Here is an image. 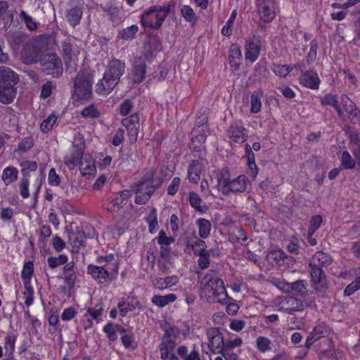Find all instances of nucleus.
Listing matches in <instances>:
<instances>
[{
  "label": "nucleus",
  "mask_w": 360,
  "mask_h": 360,
  "mask_svg": "<svg viewBox=\"0 0 360 360\" xmlns=\"http://www.w3.org/2000/svg\"><path fill=\"white\" fill-rule=\"evenodd\" d=\"M125 63L119 59L111 60L103 74V79L96 85V92L98 94L105 95L110 93L118 84L120 77L125 72Z\"/></svg>",
  "instance_id": "obj_1"
},
{
  "label": "nucleus",
  "mask_w": 360,
  "mask_h": 360,
  "mask_svg": "<svg viewBox=\"0 0 360 360\" xmlns=\"http://www.w3.org/2000/svg\"><path fill=\"white\" fill-rule=\"evenodd\" d=\"M331 262L330 255L322 252H318L312 257L309 263L310 274L316 290L322 292L328 288L323 267L328 266Z\"/></svg>",
  "instance_id": "obj_2"
},
{
  "label": "nucleus",
  "mask_w": 360,
  "mask_h": 360,
  "mask_svg": "<svg viewBox=\"0 0 360 360\" xmlns=\"http://www.w3.org/2000/svg\"><path fill=\"white\" fill-rule=\"evenodd\" d=\"M201 285V295L207 297V302H217L223 305L227 303L228 294L222 279L207 275L202 279Z\"/></svg>",
  "instance_id": "obj_3"
},
{
  "label": "nucleus",
  "mask_w": 360,
  "mask_h": 360,
  "mask_svg": "<svg viewBox=\"0 0 360 360\" xmlns=\"http://www.w3.org/2000/svg\"><path fill=\"white\" fill-rule=\"evenodd\" d=\"M18 75L8 67L0 66V103H11L15 98Z\"/></svg>",
  "instance_id": "obj_4"
},
{
  "label": "nucleus",
  "mask_w": 360,
  "mask_h": 360,
  "mask_svg": "<svg viewBox=\"0 0 360 360\" xmlns=\"http://www.w3.org/2000/svg\"><path fill=\"white\" fill-rule=\"evenodd\" d=\"M158 188L154 184V173L147 172L141 179L131 186V191L136 195L135 202L138 205H145Z\"/></svg>",
  "instance_id": "obj_5"
},
{
  "label": "nucleus",
  "mask_w": 360,
  "mask_h": 360,
  "mask_svg": "<svg viewBox=\"0 0 360 360\" xmlns=\"http://www.w3.org/2000/svg\"><path fill=\"white\" fill-rule=\"evenodd\" d=\"M170 5H155L146 9L141 15V22L145 27L159 30L170 12Z\"/></svg>",
  "instance_id": "obj_6"
},
{
  "label": "nucleus",
  "mask_w": 360,
  "mask_h": 360,
  "mask_svg": "<svg viewBox=\"0 0 360 360\" xmlns=\"http://www.w3.org/2000/svg\"><path fill=\"white\" fill-rule=\"evenodd\" d=\"M218 186L224 195L230 193H243L247 188L248 183L245 175H240L236 179H231L228 172H221L217 178Z\"/></svg>",
  "instance_id": "obj_7"
},
{
  "label": "nucleus",
  "mask_w": 360,
  "mask_h": 360,
  "mask_svg": "<svg viewBox=\"0 0 360 360\" xmlns=\"http://www.w3.org/2000/svg\"><path fill=\"white\" fill-rule=\"evenodd\" d=\"M94 77L86 70L79 71L74 81L72 97L77 100H89L92 96Z\"/></svg>",
  "instance_id": "obj_8"
},
{
  "label": "nucleus",
  "mask_w": 360,
  "mask_h": 360,
  "mask_svg": "<svg viewBox=\"0 0 360 360\" xmlns=\"http://www.w3.org/2000/svg\"><path fill=\"white\" fill-rule=\"evenodd\" d=\"M176 335L173 327L165 329L162 342L159 345L160 357L163 360H176V356L172 353L176 346Z\"/></svg>",
  "instance_id": "obj_9"
},
{
  "label": "nucleus",
  "mask_w": 360,
  "mask_h": 360,
  "mask_svg": "<svg viewBox=\"0 0 360 360\" xmlns=\"http://www.w3.org/2000/svg\"><path fill=\"white\" fill-rule=\"evenodd\" d=\"M41 42L39 40L27 41L23 45L21 58L25 64L30 65L39 62L44 56Z\"/></svg>",
  "instance_id": "obj_10"
},
{
  "label": "nucleus",
  "mask_w": 360,
  "mask_h": 360,
  "mask_svg": "<svg viewBox=\"0 0 360 360\" xmlns=\"http://www.w3.org/2000/svg\"><path fill=\"white\" fill-rule=\"evenodd\" d=\"M87 273L98 283L103 284L111 282L117 278V267L116 264L112 268L106 267L103 264L100 266L89 264L87 266Z\"/></svg>",
  "instance_id": "obj_11"
},
{
  "label": "nucleus",
  "mask_w": 360,
  "mask_h": 360,
  "mask_svg": "<svg viewBox=\"0 0 360 360\" xmlns=\"http://www.w3.org/2000/svg\"><path fill=\"white\" fill-rule=\"evenodd\" d=\"M42 71L52 75L53 77H59L63 74V65L60 58L55 53L44 55L39 61Z\"/></svg>",
  "instance_id": "obj_12"
},
{
  "label": "nucleus",
  "mask_w": 360,
  "mask_h": 360,
  "mask_svg": "<svg viewBox=\"0 0 360 360\" xmlns=\"http://www.w3.org/2000/svg\"><path fill=\"white\" fill-rule=\"evenodd\" d=\"M101 8L105 15L107 16L108 19L110 20L113 25H117L120 24L125 18V15L122 13L121 7L111 1L101 4Z\"/></svg>",
  "instance_id": "obj_13"
},
{
  "label": "nucleus",
  "mask_w": 360,
  "mask_h": 360,
  "mask_svg": "<svg viewBox=\"0 0 360 360\" xmlns=\"http://www.w3.org/2000/svg\"><path fill=\"white\" fill-rule=\"evenodd\" d=\"M227 134L233 142L238 143L245 142L248 138V131L240 120H236L231 123L227 129Z\"/></svg>",
  "instance_id": "obj_14"
},
{
  "label": "nucleus",
  "mask_w": 360,
  "mask_h": 360,
  "mask_svg": "<svg viewBox=\"0 0 360 360\" xmlns=\"http://www.w3.org/2000/svg\"><path fill=\"white\" fill-rule=\"evenodd\" d=\"M257 11L264 22H270L276 16L274 0H256Z\"/></svg>",
  "instance_id": "obj_15"
},
{
  "label": "nucleus",
  "mask_w": 360,
  "mask_h": 360,
  "mask_svg": "<svg viewBox=\"0 0 360 360\" xmlns=\"http://www.w3.org/2000/svg\"><path fill=\"white\" fill-rule=\"evenodd\" d=\"M209 347L214 354H219L223 349L225 342L222 333L218 328H211L207 331Z\"/></svg>",
  "instance_id": "obj_16"
},
{
  "label": "nucleus",
  "mask_w": 360,
  "mask_h": 360,
  "mask_svg": "<svg viewBox=\"0 0 360 360\" xmlns=\"http://www.w3.org/2000/svg\"><path fill=\"white\" fill-rule=\"evenodd\" d=\"M280 304L279 310L288 314L295 311H302L305 307L304 302L301 300L292 296L285 297Z\"/></svg>",
  "instance_id": "obj_17"
},
{
  "label": "nucleus",
  "mask_w": 360,
  "mask_h": 360,
  "mask_svg": "<svg viewBox=\"0 0 360 360\" xmlns=\"http://www.w3.org/2000/svg\"><path fill=\"white\" fill-rule=\"evenodd\" d=\"M330 332V328L326 323L323 322L318 323L308 335L305 342V347L308 349L316 340L328 337Z\"/></svg>",
  "instance_id": "obj_18"
},
{
  "label": "nucleus",
  "mask_w": 360,
  "mask_h": 360,
  "mask_svg": "<svg viewBox=\"0 0 360 360\" xmlns=\"http://www.w3.org/2000/svg\"><path fill=\"white\" fill-rule=\"evenodd\" d=\"M260 39L259 37L254 36L246 40L245 46V58L246 60L253 63L257 60L260 54Z\"/></svg>",
  "instance_id": "obj_19"
},
{
  "label": "nucleus",
  "mask_w": 360,
  "mask_h": 360,
  "mask_svg": "<svg viewBox=\"0 0 360 360\" xmlns=\"http://www.w3.org/2000/svg\"><path fill=\"white\" fill-rule=\"evenodd\" d=\"M146 64L141 57L135 58L130 73V79L133 84H139L145 78Z\"/></svg>",
  "instance_id": "obj_20"
},
{
  "label": "nucleus",
  "mask_w": 360,
  "mask_h": 360,
  "mask_svg": "<svg viewBox=\"0 0 360 360\" xmlns=\"http://www.w3.org/2000/svg\"><path fill=\"white\" fill-rule=\"evenodd\" d=\"M301 85L311 89H318L320 85V79L318 74L314 71H305L299 77Z\"/></svg>",
  "instance_id": "obj_21"
},
{
  "label": "nucleus",
  "mask_w": 360,
  "mask_h": 360,
  "mask_svg": "<svg viewBox=\"0 0 360 360\" xmlns=\"http://www.w3.org/2000/svg\"><path fill=\"white\" fill-rule=\"evenodd\" d=\"M68 239L72 246V252H78L81 248L85 246L86 236L82 230H77L75 232L69 231Z\"/></svg>",
  "instance_id": "obj_22"
},
{
  "label": "nucleus",
  "mask_w": 360,
  "mask_h": 360,
  "mask_svg": "<svg viewBox=\"0 0 360 360\" xmlns=\"http://www.w3.org/2000/svg\"><path fill=\"white\" fill-rule=\"evenodd\" d=\"M150 281L153 286L158 290H163L174 286L179 282V278L176 276H167L165 278H160L151 276Z\"/></svg>",
  "instance_id": "obj_23"
},
{
  "label": "nucleus",
  "mask_w": 360,
  "mask_h": 360,
  "mask_svg": "<svg viewBox=\"0 0 360 360\" xmlns=\"http://www.w3.org/2000/svg\"><path fill=\"white\" fill-rule=\"evenodd\" d=\"M202 172V164L198 160H192L188 169V177L191 182L197 184Z\"/></svg>",
  "instance_id": "obj_24"
},
{
  "label": "nucleus",
  "mask_w": 360,
  "mask_h": 360,
  "mask_svg": "<svg viewBox=\"0 0 360 360\" xmlns=\"http://www.w3.org/2000/svg\"><path fill=\"white\" fill-rule=\"evenodd\" d=\"M8 4L5 1H0V20L4 22V27L7 29L13 22V13L8 11Z\"/></svg>",
  "instance_id": "obj_25"
},
{
  "label": "nucleus",
  "mask_w": 360,
  "mask_h": 360,
  "mask_svg": "<svg viewBox=\"0 0 360 360\" xmlns=\"http://www.w3.org/2000/svg\"><path fill=\"white\" fill-rule=\"evenodd\" d=\"M82 16V8L79 6H75L68 11L66 19L72 27H75L79 23Z\"/></svg>",
  "instance_id": "obj_26"
},
{
  "label": "nucleus",
  "mask_w": 360,
  "mask_h": 360,
  "mask_svg": "<svg viewBox=\"0 0 360 360\" xmlns=\"http://www.w3.org/2000/svg\"><path fill=\"white\" fill-rule=\"evenodd\" d=\"M18 170L13 166L6 167L1 176V179L6 185L11 184L18 179Z\"/></svg>",
  "instance_id": "obj_27"
},
{
  "label": "nucleus",
  "mask_w": 360,
  "mask_h": 360,
  "mask_svg": "<svg viewBox=\"0 0 360 360\" xmlns=\"http://www.w3.org/2000/svg\"><path fill=\"white\" fill-rule=\"evenodd\" d=\"M176 298V295L173 293L167 295H154L151 302L159 307H163L169 303L174 302Z\"/></svg>",
  "instance_id": "obj_28"
},
{
  "label": "nucleus",
  "mask_w": 360,
  "mask_h": 360,
  "mask_svg": "<svg viewBox=\"0 0 360 360\" xmlns=\"http://www.w3.org/2000/svg\"><path fill=\"white\" fill-rule=\"evenodd\" d=\"M196 224L198 226L199 236L200 238H207L210 233L212 228L210 221L206 219L200 218L197 220Z\"/></svg>",
  "instance_id": "obj_29"
},
{
  "label": "nucleus",
  "mask_w": 360,
  "mask_h": 360,
  "mask_svg": "<svg viewBox=\"0 0 360 360\" xmlns=\"http://www.w3.org/2000/svg\"><path fill=\"white\" fill-rule=\"evenodd\" d=\"M138 32V26L133 25L120 31L118 33V37L125 41L132 40L136 37Z\"/></svg>",
  "instance_id": "obj_30"
},
{
  "label": "nucleus",
  "mask_w": 360,
  "mask_h": 360,
  "mask_svg": "<svg viewBox=\"0 0 360 360\" xmlns=\"http://www.w3.org/2000/svg\"><path fill=\"white\" fill-rule=\"evenodd\" d=\"M206 140V135L200 133L191 137L190 148L195 151H201L205 148L204 143Z\"/></svg>",
  "instance_id": "obj_31"
},
{
  "label": "nucleus",
  "mask_w": 360,
  "mask_h": 360,
  "mask_svg": "<svg viewBox=\"0 0 360 360\" xmlns=\"http://www.w3.org/2000/svg\"><path fill=\"white\" fill-rule=\"evenodd\" d=\"M188 200L191 206L195 209L196 211L202 213L207 210L206 205H200L202 200L198 193L195 192H190L188 194Z\"/></svg>",
  "instance_id": "obj_32"
},
{
  "label": "nucleus",
  "mask_w": 360,
  "mask_h": 360,
  "mask_svg": "<svg viewBox=\"0 0 360 360\" xmlns=\"http://www.w3.org/2000/svg\"><path fill=\"white\" fill-rule=\"evenodd\" d=\"M24 292L25 304L29 307L33 304L34 301V289L31 285V281H24Z\"/></svg>",
  "instance_id": "obj_33"
},
{
  "label": "nucleus",
  "mask_w": 360,
  "mask_h": 360,
  "mask_svg": "<svg viewBox=\"0 0 360 360\" xmlns=\"http://www.w3.org/2000/svg\"><path fill=\"white\" fill-rule=\"evenodd\" d=\"M61 49L64 60L66 62L72 60L74 52L70 39H67L62 41Z\"/></svg>",
  "instance_id": "obj_34"
},
{
  "label": "nucleus",
  "mask_w": 360,
  "mask_h": 360,
  "mask_svg": "<svg viewBox=\"0 0 360 360\" xmlns=\"http://www.w3.org/2000/svg\"><path fill=\"white\" fill-rule=\"evenodd\" d=\"M96 262L100 264H103V266L109 268H112L117 265V271L119 270V263L117 259H115V257L113 254H109L105 257H99L97 258Z\"/></svg>",
  "instance_id": "obj_35"
},
{
  "label": "nucleus",
  "mask_w": 360,
  "mask_h": 360,
  "mask_svg": "<svg viewBox=\"0 0 360 360\" xmlns=\"http://www.w3.org/2000/svg\"><path fill=\"white\" fill-rule=\"evenodd\" d=\"M306 281L304 280H298L291 283V292L300 296H305L307 294Z\"/></svg>",
  "instance_id": "obj_36"
},
{
  "label": "nucleus",
  "mask_w": 360,
  "mask_h": 360,
  "mask_svg": "<svg viewBox=\"0 0 360 360\" xmlns=\"http://www.w3.org/2000/svg\"><path fill=\"white\" fill-rule=\"evenodd\" d=\"M47 264L48 266L52 269H54L56 267L65 264L68 262V257L65 255H60L58 257H49L47 258Z\"/></svg>",
  "instance_id": "obj_37"
},
{
  "label": "nucleus",
  "mask_w": 360,
  "mask_h": 360,
  "mask_svg": "<svg viewBox=\"0 0 360 360\" xmlns=\"http://www.w3.org/2000/svg\"><path fill=\"white\" fill-rule=\"evenodd\" d=\"M271 342L266 337L259 336L256 340V347L261 352H266L271 349Z\"/></svg>",
  "instance_id": "obj_38"
},
{
  "label": "nucleus",
  "mask_w": 360,
  "mask_h": 360,
  "mask_svg": "<svg viewBox=\"0 0 360 360\" xmlns=\"http://www.w3.org/2000/svg\"><path fill=\"white\" fill-rule=\"evenodd\" d=\"M262 94L260 91H254L251 94V112L257 113L260 111L262 103L261 96Z\"/></svg>",
  "instance_id": "obj_39"
},
{
  "label": "nucleus",
  "mask_w": 360,
  "mask_h": 360,
  "mask_svg": "<svg viewBox=\"0 0 360 360\" xmlns=\"http://www.w3.org/2000/svg\"><path fill=\"white\" fill-rule=\"evenodd\" d=\"M181 13L187 22L195 23L197 20L193 9L189 6H184L181 9Z\"/></svg>",
  "instance_id": "obj_40"
},
{
  "label": "nucleus",
  "mask_w": 360,
  "mask_h": 360,
  "mask_svg": "<svg viewBox=\"0 0 360 360\" xmlns=\"http://www.w3.org/2000/svg\"><path fill=\"white\" fill-rule=\"evenodd\" d=\"M34 273V263L28 261L24 264L23 269L21 272V277L24 281H31V278Z\"/></svg>",
  "instance_id": "obj_41"
},
{
  "label": "nucleus",
  "mask_w": 360,
  "mask_h": 360,
  "mask_svg": "<svg viewBox=\"0 0 360 360\" xmlns=\"http://www.w3.org/2000/svg\"><path fill=\"white\" fill-rule=\"evenodd\" d=\"M22 174L23 177L29 178L30 172H34L37 168V163L35 161H25L21 163Z\"/></svg>",
  "instance_id": "obj_42"
},
{
  "label": "nucleus",
  "mask_w": 360,
  "mask_h": 360,
  "mask_svg": "<svg viewBox=\"0 0 360 360\" xmlns=\"http://www.w3.org/2000/svg\"><path fill=\"white\" fill-rule=\"evenodd\" d=\"M341 165L347 169H351L355 167V161L352 158L350 154L347 151H344L342 153L341 158Z\"/></svg>",
  "instance_id": "obj_43"
},
{
  "label": "nucleus",
  "mask_w": 360,
  "mask_h": 360,
  "mask_svg": "<svg viewBox=\"0 0 360 360\" xmlns=\"http://www.w3.org/2000/svg\"><path fill=\"white\" fill-rule=\"evenodd\" d=\"M229 57L230 59V63L231 64L232 66L236 65V64H233V62L234 60H236V59L241 60L242 59V58H243L242 53H241L240 47L237 44H234L230 46Z\"/></svg>",
  "instance_id": "obj_44"
},
{
  "label": "nucleus",
  "mask_w": 360,
  "mask_h": 360,
  "mask_svg": "<svg viewBox=\"0 0 360 360\" xmlns=\"http://www.w3.org/2000/svg\"><path fill=\"white\" fill-rule=\"evenodd\" d=\"M285 257V254L283 251L278 250L269 252L266 258L268 261H271L276 264H278L281 261H283Z\"/></svg>",
  "instance_id": "obj_45"
},
{
  "label": "nucleus",
  "mask_w": 360,
  "mask_h": 360,
  "mask_svg": "<svg viewBox=\"0 0 360 360\" xmlns=\"http://www.w3.org/2000/svg\"><path fill=\"white\" fill-rule=\"evenodd\" d=\"M117 324L112 322L108 323L103 327V331L107 335L110 341H115L117 338L116 328Z\"/></svg>",
  "instance_id": "obj_46"
},
{
  "label": "nucleus",
  "mask_w": 360,
  "mask_h": 360,
  "mask_svg": "<svg viewBox=\"0 0 360 360\" xmlns=\"http://www.w3.org/2000/svg\"><path fill=\"white\" fill-rule=\"evenodd\" d=\"M81 115L83 117L88 118H98L100 117L99 111L96 108L94 105H90L88 107L84 108L82 112Z\"/></svg>",
  "instance_id": "obj_47"
},
{
  "label": "nucleus",
  "mask_w": 360,
  "mask_h": 360,
  "mask_svg": "<svg viewBox=\"0 0 360 360\" xmlns=\"http://www.w3.org/2000/svg\"><path fill=\"white\" fill-rule=\"evenodd\" d=\"M57 120V117L51 114L47 118H46L41 124V129L43 132L46 133L51 130L53 124Z\"/></svg>",
  "instance_id": "obj_48"
},
{
  "label": "nucleus",
  "mask_w": 360,
  "mask_h": 360,
  "mask_svg": "<svg viewBox=\"0 0 360 360\" xmlns=\"http://www.w3.org/2000/svg\"><path fill=\"white\" fill-rule=\"evenodd\" d=\"M173 264L172 258L163 259L159 258L158 259V267L162 274H167L170 273L169 265Z\"/></svg>",
  "instance_id": "obj_49"
},
{
  "label": "nucleus",
  "mask_w": 360,
  "mask_h": 360,
  "mask_svg": "<svg viewBox=\"0 0 360 360\" xmlns=\"http://www.w3.org/2000/svg\"><path fill=\"white\" fill-rule=\"evenodd\" d=\"M236 13H237V12L236 10L233 11L229 19L227 20L226 25L223 27V28L221 30V34L224 36L229 37L231 35V34H232L231 27H232L233 21L236 18Z\"/></svg>",
  "instance_id": "obj_50"
},
{
  "label": "nucleus",
  "mask_w": 360,
  "mask_h": 360,
  "mask_svg": "<svg viewBox=\"0 0 360 360\" xmlns=\"http://www.w3.org/2000/svg\"><path fill=\"white\" fill-rule=\"evenodd\" d=\"M342 102L345 108V110L349 114V117L352 115L356 110L355 103L352 101L347 96H342Z\"/></svg>",
  "instance_id": "obj_51"
},
{
  "label": "nucleus",
  "mask_w": 360,
  "mask_h": 360,
  "mask_svg": "<svg viewBox=\"0 0 360 360\" xmlns=\"http://www.w3.org/2000/svg\"><path fill=\"white\" fill-rule=\"evenodd\" d=\"M272 70L276 75L285 77L292 70V68L287 65H274Z\"/></svg>",
  "instance_id": "obj_52"
},
{
  "label": "nucleus",
  "mask_w": 360,
  "mask_h": 360,
  "mask_svg": "<svg viewBox=\"0 0 360 360\" xmlns=\"http://www.w3.org/2000/svg\"><path fill=\"white\" fill-rule=\"evenodd\" d=\"M211 252H204L202 250L201 252L198 255L199 256L198 263L200 269H205L209 266Z\"/></svg>",
  "instance_id": "obj_53"
},
{
  "label": "nucleus",
  "mask_w": 360,
  "mask_h": 360,
  "mask_svg": "<svg viewBox=\"0 0 360 360\" xmlns=\"http://www.w3.org/2000/svg\"><path fill=\"white\" fill-rule=\"evenodd\" d=\"M318 41L313 39L310 42V50L307 56V63H314L316 58Z\"/></svg>",
  "instance_id": "obj_54"
},
{
  "label": "nucleus",
  "mask_w": 360,
  "mask_h": 360,
  "mask_svg": "<svg viewBox=\"0 0 360 360\" xmlns=\"http://www.w3.org/2000/svg\"><path fill=\"white\" fill-rule=\"evenodd\" d=\"M360 289V276L349 284L344 290V295L350 296Z\"/></svg>",
  "instance_id": "obj_55"
},
{
  "label": "nucleus",
  "mask_w": 360,
  "mask_h": 360,
  "mask_svg": "<svg viewBox=\"0 0 360 360\" xmlns=\"http://www.w3.org/2000/svg\"><path fill=\"white\" fill-rule=\"evenodd\" d=\"M155 240H157L160 245H170L174 242V238L173 237H168L164 230H161L159 232V236L155 238Z\"/></svg>",
  "instance_id": "obj_56"
},
{
  "label": "nucleus",
  "mask_w": 360,
  "mask_h": 360,
  "mask_svg": "<svg viewBox=\"0 0 360 360\" xmlns=\"http://www.w3.org/2000/svg\"><path fill=\"white\" fill-rule=\"evenodd\" d=\"M20 18L26 24V27L30 30H34L37 29V23L34 21L33 18L29 15L25 11H22L20 13Z\"/></svg>",
  "instance_id": "obj_57"
},
{
  "label": "nucleus",
  "mask_w": 360,
  "mask_h": 360,
  "mask_svg": "<svg viewBox=\"0 0 360 360\" xmlns=\"http://www.w3.org/2000/svg\"><path fill=\"white\" fill-rule=\"evenodd\" d=\"M322 223V217L321 215L313 216L310 220V224L308 232L311 234H314L316 231L319 229Z\"/></svg>",
  "instance_id": "obj_58"
},
{
  "label": "nucleus",
  "mask_w": 360,
  "mask_h": 360,
  "mask_svg": "<svg viewBox=\"0 0 360 360\" xmlns=\"http://www.w3.org/2000/svg\"><path fill=\"white\" fill-rule=\"evenodd\" d=\"M117 307L120 310V314L124 317L128 312L132 311L135 309V307L133 304L125 302L124 301H120Z\"/></svg>",
  "instance_id": "obj_59"
},
{
  "label": "nucleus",
  "mask_w": 360,
  "mask_h": 360,
  "mask_svg": "<svg viewBox=\"0 0 360 360\" xmlns=\"http://www.w3.org/2000/svg\"><path fill=\"white\" fill-rule=\"evenodd\" d=\"M79 170L83 176L91 175L96 171V167L94 164L82 161L80 162Z\"/></svg>",
  "instance_id": "obj_60"
},
{
  "label": "nucleus",
  "mask_w": 360,
  "mask_h": 360,
  "mask_svg": "<svg viewBox=\"0 0 360 360\" xmlns=\"http://www.w3.org/2000/svg\"><path fill=\"white\" fill-rule=\"evenodd\" d=\"M111 203L112 204V206L111 207V208L108 209V210L111 212L119 210L124 205H126V203L122 199V198L120 196H118L117 193H116L115 196L111 198Z\"/></svg>",
  "instance_id": "obj_61"
},
{
  "label": "nucleus",
  "mask_w": 360,
  "mask_h": 360,
  "mask_svg": "<svg viewBox=\"0 0 360 360\" xmlns=\"http://www.w3.org/2000/svg\"><path fill=\"white\" fill-rule=\"evenodd\" d=\"M29 185V178L22 177L20 180L19 188L20 194L23 198H27L30 196V193L28 190Z\"/></svg>",
  "instance_id": "obj_62"
},
{
  "label": "nucleus",
  "mask_w": 360,
  "mask_h": 360,
  "mask_svg": "<svg viewBox=\"0 0 360 360\" xmlns=\"http://www.w3.org/2000/svg\"><path fill=\"white\" fill-rule=\"evenodd\" d=\"M321 103L322 105H331L334 108L338 103V101L335 96L329 94L321 98Z\"/></svg>",
  "instance_id": "obj_63"
},
{
  "label": "nucleus",
  "mask_w": 360,
  "mask_h": 360,
  "mask_svg": "<svg viewBox=\"0 0 360 360\" xmlns=\"http://www.w3.org/2000/svg\"><path fill=\"white\" fill-rule=\"evenodd\" d=\"M351 140L355 146L354 155L357 160H360V137L357 134L352 135Z\"/></svg>",
  "instance_id": "obj_64"
}]
</instances>
